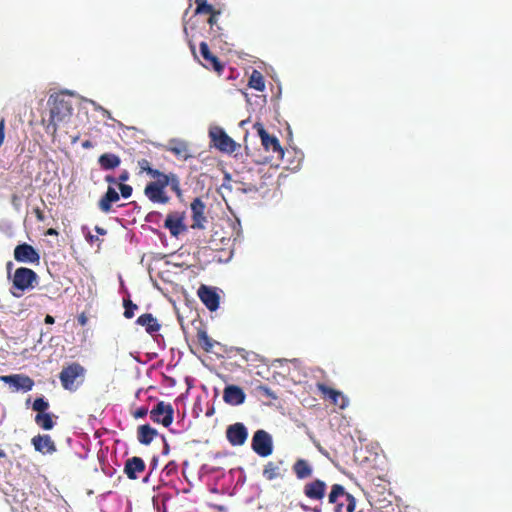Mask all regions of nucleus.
I'll list each match as a JSON object with an SVG mask.
<instances>
[{
    "mask_svg": "<svg viewBox=\"0 0 512 512\" xmlns=\"http://www.w3.org/2000/svg\"><path fill=\"white\" fill-rule=\"evenodd\" d=\"M161 213L158 212V211H151L149 212L146 217H145V220L147 222H150V223H159V220L161 218Z\"/></svg>",
    "mask_w": 512,
    "mask_h": 512,
    "instance_id": "f704fd0d",
    "label": "nucleus"
},
{
    "mask_svg": "<svg viewBox=\"0 0 512 512\" xmlns=\"http://www.w3.org/2000/svg\"><path fill=\"white\" fill-rule=\"evenodd\" d=\"M124 306V317L127 319H131L134 317V311L138 308L136 304H134L130 299L123 300Z\"/></svg>",
    "mask_w": 512,
    "mask_h": 512,
    "instance_id": "473e14b6",
    "label": "nucleus"
},
{
    "mask_svg": "<svg viewBox=\"0 0 512 512\" xmlns=\"http://www.w3.org/2000/svg\"><path fill=\"white\" fill-rule=\"evenodd\" d=\"M169 452L168 449L163 450V453L166 455Z\"/></svg>",
    "mask_w": 512,
    "mask_h": 512,
    "instance_id": "052dcab7",
    "label": "nucleus"
},
{
    "mask_svg": "<svg viewBox=\"0 0 512 512\" xmlns=\"http://www.w3.org/2000/svg\"><path fill=\"white\" fill-rule=\"evenodd\" d=\"M120 199L118 192L113 187H108L104 196L99 200V209L104 213H109L112 208V203Z\"/></svg>",
    "mask_w": 512,
    "mask_h": 512,
    "instance_id": "aec40b11",
    "label": "nucleus"
},
{
    "mask_svg": "<svg viewBox=\"0 0 512 512\" xmlns=\"http://www.w3.org/2000/svg\"><path fill=\"white\" fill-rule=\"evenodd\" d=\"M260 389H261L262 391H264V393H265V394H267V395H271V393H270V389H269L268 387H266V386H261V387H260Z\"/></svg>",
    "mask_w": 512,
    "mask_h": 512,
    "instance_id": "5fc2aeb1",
    "label": "nucleus"
},
{
    "mask_svg": "<svg viewBox=\"0 0 512 512\" xmlns=\"http://www.w3.org/2000/svg\"><path fill=\"white\" fill-rule=\"evenodd\" d=\"M248 85L257 91L262 92L265 89V81L262 73L257 70H253L250 75Z\"/></svg>",
    "mask_w": 512,
    "mask_h": 512,
    "instance_id": "cd10ccee",
    "label": "nucleus"
},
{
    "mask_svg": "<svg viewBox=\"0 0 512 512\" xmlns=\"http://www.w3.org/2000/svg\"><path fill=\"white\" fill-rule=\"evenodd\" d=\"M5 456V453L3 450H0V457H4Z\"/></svg>",
    "mask_w": 512,
    "mask_h": 512,
    "instance_id": "13d9d810",
    "label": "nucleus"
},
{
    "mask_svg": "<svg viewBox=\"0 0 512 512\" xmlns=\"http://www.w3.org/2000/svg\"><path fill=\"white\" fill-rule=\"evenodd\" d=\"M148 412L149 411L147 407H139L133 412V416L135 418H144Z\"/></svg>",
    "mask_w": 512,
    "mask_h": 512,
    "instance_id": "e433bc0d",
    "label": "nucleus"
},
{
    "mask_svg": "<svg viewBox=\"0 0 512 512\" xmlns=\"http://www.w3.org/2000/svg\"><path fill=\"white\" fill-rule=\"evenodd\" d=\"M198 344L205 352H211L213 350L216 341H214L207 333L205 329H198L197 334Z\"/></svg>",
    "mask_w": 512,
    "mask_h": 512,
    "instance_id": "a878e982",
    "label": "nucleus"
},
{
    "mask_svg": "<svg viewBox=\"0 0 512 512\" xmlns=\"http://www.w3.org/2000/svg\"><path fill=\"white\" fill-rule=\"evenodd\" d=\"M200 53L203 58L202 65L205 68L212 69L218 73H220L223 70V65L219 61L218 57L211 53L206 42L200 43Z\"/></svg>",
    "mask_w": 512,
    "mask_h": 512,
    "instance_id": "dca6fc26",
    "label": "nucleus"
},
{
    "mask_svg": "<svg viewBox=\"0 0 512 512\" xmlns=\"http://www.w3.org/2000/svg\"><path fill=\"white\" fill-rule=\"evenodd\" d=\"M272 437L265 430H257L252 438L251 448H272Z\"/></svg>",
    "mask_w": 512,
    "mask_h": 512,
    "instance_id": "412c9836",
    "label": "nucleus"
},
{
    "mask_svg": "<svg viewBox=\"0 0 512 512\" xmlns=\"http://www.w3.org/2000/svg\"><path fill=\"white\" fill-rule=\"evenodd\" d=\"M145 462L140 457H131L126 460L124 466V473L131 480H135L138 478L139 474L144 472L145 470Z\"/></svg>",
    "mask_w": 512,
    "mask_h": 512,
    "instance_id": "6ab92c4d",
    "label": "nucleus"
},
{
    "mask_svg": "<svg viewBox=\"0 0 512 512\" xmlns=\"http://www.w3.org/2000/svg\"><path fill=\"white\" fill-rule=\"evenodd\" d=\"M185 212L174 211L170 212L164 222V228L168 229L170 234L174 237L179 236L181 233L187 230L184 223Z\"/></svg>",
    "mask_w": 512,
    "mask_h": 512,
    "instance_id": "1a4fd4ad",
    "label": "nucleus"
},
{
    "mask_svg": "<svg viewBox=\"0 0 512 512\" xmlns=\"http://www.w3.org/2000/svg\"><path fill=\"white\" fill-rule=\"evenodd\" d=\"M335 512H346V509L344 510V503H336Z\"/></svg>",
    "mask_w": 512,
    "mask_h": 512,
    "instance_id": "a18cd8bd",
    "label": "nucleus"
},
{
    "mask_svg": "<svg viewBox=\"0 0 512 512\" xmlns=\"http://www.w3.org/2000/svg\"><path fill=\"white\" fill-rule=\"evenodd\" d=\"M195 4H196V10H195V13L196 14H212L213 12L216 11V9L208 3V0H195Z\"/></svg>",
    "mask_w": 512,
    "mask_h": 512,
    "instance_id": "7c9ffc66",
    "label": "nucleus"
},
{
    "mask_svg": "<svg viewBox=\"0 0 512 512\" xmlns=\"http://www.w3.org/2000/svg\"><path fill=\"white\" fill-rule=\"evenodd\" d=\"M339 497H344L346 502V512H353L356 507V500L350 494L347 493L344 487L340 484H334L331 488V492L329 493L328 499L332 504L338 503L337 500Z\"/></svg>",
    "mask_w": 512,
    "mask_h": 512,
    "instance_id": "9b49d317",
    "label": "nucleus"
},
{
    "mask_svg": "<svg viewBox=\"0 0 512 512\" xmlns=\"http://www.w3.org/2000/svg\"><path fill=\"white\" fill-rule=\"evenodd\" d=\"M209 136L213 145L222 152L231 154L240 147L221 127L211 128Z\"/></svg>",
    "mask_w": 512,
    "mask_h": 512,
    "instance_id": "7ed1b4c3",
    "label": "nucleus"
},
{
    "mask_svg": "<svg viewBox=\"0 0 512 512\" xmlns=\"http://www.w3.org/2000/svg\"><path fill=\"white\" fill-rule=\"evenodd\" d=\"M213 507L215 509H217L218 511H220V512H226L227 511V508L225 506H223V505H213Z\"/></svg>",
    "mask_w": 512,
    "mask_h": 512,
    "instance_id": "603ef678",
    "label": "nucleus"
},
{
    "mask_svg": "<svg viewBox=\"0 0 512 512\" xmlns=\"http://www.w3.org/2000/svg\"><path fill=\"white\" fill-rule=\"evenodd\" d=\"M258 133L265 150L276 153L279 158H282L284 150L282 149L279 140L275 136H271L262 126L258 128Z\"/></svg>",
    "mask_w": 512,
    "mask_h": 512,
    "instance_id": "4468645a",
    "label": "nucleus"
},
{
    "mask_svg": "<svg viewBox=\"0 0 512 512\" xmlns=\"http://www.w3.org/2000/svg\"><path fill=\"white\" fill-rule=\"evenodd\" d=\"M226 437L232 446H241L247 440V428L240 422L232 424L226 429Z\"/></svg>",
    "mask_w": 512,
    "mask_h": 512,
    "instance_id": "9d476101",
    "label": "nucleus"
},
{
    "mask_svg": "<svg viewBox=\"0 0 512 512\" xmlns=\"http://www.w3.org/2000/svg\"><path fill=\"white\" fill-rule=\"evenodd\" d=\"M293 471L299 479L307 478L311 475L312 469L307 461L299 459L293 465Z\"/></svg>",
    "mask_w": 512,
    "mask_h": 512,
    "instance_id": "bb28decb",
    "label": "nucleus"
},
{
    "mask_svg": "<svg viewBox=\"0 0 512 512\" xmlns=\"http://www.w3.org/2000/svg\"><path fill=\"white\" fill-rule=\"evenodd\" d=\"M279 475V467L275 465L273 462H269L267 465H265L263 470V476L267 480H272L276 478Z\"/></svg>",
    "mask_w": 512,
    "mask_h": 512,
    "instance_id": "2f4dec72",
    "label": "nucleus"
},
{
    "mask_svg": "<svg viewBox=\"0 0 512 512\" xmlns=\"http://www.w3.org/2000/svg\"><path fill=\"white\" fill-rule=\"evenodd\" d=\"M260 456L267 457L269 456L273 450H255Z\"/></svg>",
    "mask_w": 512,
    "mask_h": 512,
    "instance_id": "37998d69",
    "label": "nucleus"
},
{
    "mask_svg": "<svg viewBox=\"0 0 512 512\" xmlns=\"http://www.w3.org/2000/svg\"><path fill=\"white\" fill-rule=\"evenodd\" d=\"M161 438H162V440H163V442H164V448H165V449H168V448H169V445H168V444H167V442L165 441L164 437H163V436H161Z\"/></svg>",
    "mask_w": 512,
    "mask_h": 512,
    "instance_id": "6e6d98bb",
    "label": "nucleus"
},
{
    "mask_svg": "<svg viewBox=\"0 0 512 512\" xmlns=\"http://www.w3.org/2000/svg\"><path fill=\"white\" fill-rule=\"evenodd\" d=\"M44 322H45L46 324H54L55 319H54V317H53V316H51V315H49V314H48V315H46V317H45V319H44Z\"/></svg>",
    "mask_w": 512,
    "mask_h": 512,
    "instance_id": "49530a36",
    "label": "nucleus"
},
{
    "mask_svg": "<svg viewBox=\"0 0 512 512\" xmlns=\"http://www.w3.org/2000/svg\"><path fill=\"white\" fill-rule=\"evenodd\" d=\"M169 150L179 159L186 160L190 157L188 145L183 141H171L169 144Z\"/></svg>",
    "mask_w": 512,
    "mask_h": 512,
    "instance_id": "393cba45",
    "label": "nucleus"
},
{
    "mask_svg": "<svg viewBox=\"0 0 512 512\" xmlns=\"http://www.w3.org/2000/svg\"><path fill=\"white\" fill-rule=\"evenodd\" d=\"M46 235H49V236H56L58 235V232L54 229V228H49L46 232Z\"/></svg>",
    "mask_w": 512,
    "mask_h": 512,
    "instance_id": "8fccbe9b",
    "label": "nucleus"
},
{
    "mask_svg": "<svg viewBox=\"0 0 512 512\" xmlns=\"http://www.w3.org/2000/svg\"><path fill=\"white\" fill-rule=\"evenodd\" d=\"M50 118L45 125V131L55 137L60 123L67 122L73 112L72 102L68 95L57 93L48 99Z\"/></svg>",
    "mask_w": 512,
    "mask_h": 512,
    "instance_id": "f03ea898",
    "label": "nucleus"
},
{
    "mask_svg": "<svg viewBox=\"0 0 512 512\" xmlns=\"http://www.w3.org/2000/svg\"><path fill=\"white\" fill-rule=\"evenodd\" d=\"M78 140V137H74L73 143H75Z\"/></svg>",
    "mask_w": 512,
    "mask_h": 512,
    "instance_id": "e2e57ef3",
    "label": "nucleus"
},
{
    "mask_svg": "<svg viewBox=\"0 0 512 512\" xmlns=\"http://www.w3.org/2000/svg\"><path fill=\"white\" fill-rule=\"evenodd\" d=\"M14 259L20 263L39 264L40 255L32 245L22 243L15 247Z\"/></svg>",
    "mask_w": 512,
    "mask_h": 512,
    "instance_id": "6e6552de",
    "label": "nucleus"
},
{
    "mask_svg": "<svg viewBox=\"0 0 512 512\" xmlns=\"http://www.w3.org/2000/svg\"><path fill=\"white\" fill-rule=\"evenodd\" d=\"M326 483L322 480L316 479L304 486V494L312 500H322L326 492Z\"/></svg>",
    "mask_w": 512,
    "mask_h": 512,
    "instance_id": "a211bd4d",
    "label": "nucleus"
},
{
    "mask_svg": "<svg viewBox=\"0 0 512 512\" xmlns=\"http://www.w3.org/2000/svg\"><path fill=\"white\" fill-rule=\"evenodd\" d=\"M119 189L123 198H129L132 195L133 189L130 185L119 184Z\"/></svg>",
    "mask_w": 512,
    "mask_h": 512,
    "instance_id": "c9c22d12",
    "label": "nucleus"
},
{
    "mask_svg": "<svg viewBox=\"0 0 512 512\" xmlns=\"http://www.w3.org/2000/svg\"><path fill=\"white\" fill-rule=\"evenodd\" d=\"M237 351L241 354L242 358L248 360L249 353L243 348H238Z\"/></svg>",
    "mask_w": 512,
    "mask_h": 512,
    "instance_id": "c03bdc74",
    "label": "nucleus"
},
{
    "mask_svg": "<svg viewBox=\"0 0 512 512\" xmlns=\"http://www.w3.org/2000/svg\"><path fill=\"white\" fill-rule=\"evenodd\" d=\"M138 440L143 445H149L152 440L158 436V432L156 429L152 428L150 425L145 424L138 427L137 430Z\"/></svg>",
    "mask_w": 512,
    "mask_h": 512,
    "instance_id": "b1692460",
    "label": "nucleus"
},
{
    "mask_svg": "<svg viewBox=\"0 0 512 512\" xmlns=\"http://www.w3.org/2000/svg\"><path fill=\"white\" fill-rule=\"evenodd\" d=\"M136 323L140 326L145 327L146 332L152 334L160 330V324L157 319L151 313H145L140 315Z\"/></svg>",
    "mask_w": 512,
    "mask_h": 512,
    "instance_id": "4be33fe9",
    "label": "nucleus"
},
{
    "mask_svg": "<svg viewBox=\"0 0 512 512\" xmlns=\"http://www.w3.org/2000/svg\"><path fill=\"white\" fill-rule=\"evenodd\" d=\"M105 181L109 184H117L118 183L117 179L111 175H107L105 177Z\"/></svg>",
    "mask_w": 512,
    "mask_h": 512,
    "instance_id": "79ce46f5",
    "label": "nucleus"
},
{
    "mask_svg": "<svg viewBox=\"0 0 512 512\" xmlns=\"http://www.w3.org/2000/svg\"><path fill=\"white\" fill-rule=\"evenodd\" d=\"M87 240H88L90 243H93L94 241L98 240V237H96V236H93V235L89 234V235L87 236Z\"/></svg>",
    "mask_w": 512,
    "mask_h": 512,
    "instance_id": "864d4df0",
    "label": "nucleus"
},
{
    "mask_svg": "<svg viewBox=\"0 0 512 512\" xmlns=\"http://www.w3.org/2000/svg\"><path fill=\"white\" fill-rule=\"evenodd\" d=\"M220 14L221 12L219 10H216L215 12L209 15L208 24L210 25L211 28H213V26L217 24L218 16Z\"/></svg>",
    "mask_w": 512,
    "mask_h": 512,
    "instance_id": "4c0bfd02",
    "label": "nucleus"
},
{
    "mask_svg": "<svg viewBox=\"0 0 512 512\" xmlns=\"http://www.w3.org/2000/svg\"><path fill=\"white\" fill-rule=\"evenodd\" d=\"M13 202H17V196L16 195L13 196Z\"/></svg>",
    "mask_w": 512,
    "mask_h": 512,
    "instance_id": "bf43d9fd",
    "label": "nucleus"
},
{
    "mask_svg": "<svg viewBox=\"0 0 512 512\" xmlns=\"http://www.w3.org/2000/svg\"><path fill=\"white\" fill-rule=\"evenodd\" d=\"M32 408L38 413H45V411L49 408V403L44 399V397H38L34 400Z\"/></svg>",
    "mask_w": 512,
    "mask_h": 512,
    "instance_id": "72a5a7b5",
    "label": "nucleus"
},
{
    "mask_svg": "<svg viewBox=\"0 0 512 512\" xmlns=\"http://www.w3.org/2000/svg\"><path fill=\"white\" fill-rule=\"evenodd\" d=\"M120 163V157L113 153H104L98 158V164L103 170H113L117 168Z\"/></svg>",
    "mask_w": 512,
    "mask_h": 512,
    "instance_id": "5701e85b",
    "label": "nucleus"
},
{
    "mask_svg": "<svg viewBox=\"0 0 512 512\" xmlns=\"http://www.w3.org/2000/svg\"><path fill=\"white\" fill-rule=\"evenodd\" d=\"M191 212H192V228L193 229H202L204 228V222H206V217L204 215L205 212V203L201 200V198L197 197L191 202Z\"/></svg>",
    "mask_w": 512,
    "mask_h": 512,
    "instance_id": "f3484780",
    "label": "nucleus"
},
{
    "mask_svg": "<svg viewBox=\"0 0 512 512\" xmlns=\"http://www.w3.org/2000/svg\"><path fill=\"white\" fill-rule=\"evenodd\" d=\"M78 321H79V323H80L81 325H85V324H86V322H87V318L85 317V315H84V314H82V315H80V316L78 317Z\"/></svg>",
    "mask_w": 512,
    "mask_h": 512,
    "instance_id": "3c124183",
    "label": "nucleus"
},
{
    "mask_svg": "<svg viewBox=\"0 0 512 512\" xmlns=\"http://www.w3.org/2000/svg\"><path fill=\"white\" fill-rule=\"evenodd\" d=\"M129 179V172L123 170L117 178L119 184H124Z\"/></svg>",
    "mask_w": 512,
    "mask_h": 512,
    "instance_id": "ea45409f",
    "label": "nucleus"
},
{
    "mask_svg": "<svg viewBox=\"0 0 512 512\" xmlns=\"http://www.w3.org/2000/svg\"><path fill=\"white\" fill-rule=\"evenodd\" d=\"M316 388L325 401H329L332 405L338 407L341 410L348 407L349 398L341 391L328 387L324 383H317Z\"/></svg>",
    "mask_w": 512,
    "mask_h": 512,
    "instance_id": "39448f33",
    "label": "nucleus"
},
{
    "mask_svg": "<svg viewBox=\"0 0 512 512\" xmlns=\"http://www.w3.org/2000/svg\"><path fill=\"white\" fill-rule=\"evenodd\" d=\"M164 470L166 471L167 475L174 473L177 470V464L175 463V461H170L169 463L166 464Z\"/></svg>",
    "mask_w": 512,
    "mask_h": 512,
    "instance_id": "58836bf2",
    "label": "nucleus"
},
{
    "mask_svg": "<svg viewBox=\"0 0 512 512\" xmlns=\"http://www.w3.org/2000/svg\"><path fill=\"white\" fill-rule=\"evenodd\" d=\"M246 394L237 385H227L223 391V400L231 406H238L245 402Z\"/></svg>",
    "mask_w": 512,
    "mask_h": 512,
    "instance_id": "2eb2a0df",
    "label": "nucleus"
},
{
    "mask_svg": "<svg viewBox=\"0 0 512 512\" xmlns=\"http://www.w3.org/2000/svg\"><path fill=\"white\" fill-rule=\"evenodd\" d=\"M12 265H13V264H12V262H8V264H7V269H8V271L10 270V268L12 267Z\"/></svg>",
    "mask_w": 512,
    "mask_h": 512,
    "instance_id": "4d7b16f0",
    "label": "nucleus"
},
{
    "mask_svg": "<svg viewBox=\"0 0 512 512\" xmlns=\"http://www.w3.org/2000/svg\"><path fill=\"white\" fill-rule=\"evenodd\" d=\"M138 175L146 173L152 181L148 182L144 188V195L154 204H168L170 196L166 192V188L176 193L177 196L182 195L180 187V179L175 173H164L153 167V163L148 159H139L137 161Z\"/></svg>",
    "mask_w": 512,
    "mask_h": 512,
    "instance_id": "f257e3e1",
    "label": "nucleus"
},
{
    "mask_svg": "<svg viewBox=\"0 0 512 512\" xmlns=\"http://www.w3.org/2000/svg\"><path fill=\"white\" fill-rule=\"evenodd\" d=\"M149 414L153 422L168 427L173 422L174 409L170 403L160 401Z\"/></svg>",
    "mask_w": 512,
    "mask_h": 512,
    "instance_id": "0eeeda50",
    "label": "nucleus"
},
{
    "mask_svg": "<svg viewBox=\"0 0 512 512\" xmlns=\"http://www.w3.org/2000/svg\"><path fill=\"white\" fill-rule=\"evenodd\" d=\"M82 147L85 148V149H89V148H92L93 147V144L91 141L89 140H86L82 143Z\"/></svg>",
    "mask_w": 512,
    "mask_h": 512,
    "instance_id": "de8ad7c7",
    "label": "nucleus"
},
{
    "mask_svg": "<svg viewBox=\"0 0 512 512\" xmlns=\"http://www.w3.org/2000/svg\"><path fill=\"white\" fill-rule=\"evenodd\" d=\"M35 422L39 427L45 430H50L54 426L52 415L49 413H38L35 416Z\"/></svg>",
    "mask_w": 512,
    "mask_h": 512,
    "instance_id": "c85d7f7f",
    "label": "nucleus"
},
{
    "mask_svg": "<svg viewBox=\"0 0 512 512\" xmlns=\"http://www.w3.org/2000/svg\"><path fill=\"white\" fill-rule=\"evenodd\" d=\"M38 276L35 271L30 268L20 267L17 268L13 276V287L20 291H25L34 287Z\"/></svg>",
    "mask_w": 512,
    "mask_h": 512,
    "instance_id": "423d86ee",
    "label": "nucleus"
},
{
    "mask_svg": "<svg viewBox=\"0 0 512 512\" xmlns=\"http://www.w3.org/2000/svg\"><path fill=\"white\" fill-rule=\"evenodd\" d=\"M34 448H55L49 435H37L32 439Z\"/></svg>",
    "mask_w": 512,
    "mask_h": 512,
    "instance_id": "c756f323",
    "label": "nucleus"
},
{
    "mask_svg": "<svg viewBox=\"0 0 512 512\" xmlns=\"http://www.w3.org/2000/svg\"><path fill=\"white\" fill-rule=\"evenodd\" d=\"M95 231L100 234V235H105L107 233L106 229L102 228V227H99V226H96L95 227Z\"/></svg>",
    "mask_w": 512,
    "mask_h": 512,
    "instance_id": "09e8293b",
    "label": "nucleus"
},
{
    "mask_svg": "<svg viewBox=\"0 0 512 512\" xmlns=\"http://www.w3.org/2000/svg\"><path fill=\"white\" fill-rule=\"evenodd\" d=\"M314 512H321V509L315 508Z\"/></svg>",
    "mask_w": 512,
    "mask_h": 512,
    "instance_id": "680f3d73",
    "label": "nucleus"
},
{
    "mask_svg": "<svg viewBox=\"0 0 512 512\" xmlns=\"http://www.w3.org/2000/svg\"><path fill=\"white\" fill-rule=\"evenodd\" d=\"M85 369L79 363H71L64 367L59 374V379L64 389L74 391L78 384L77 378L84 376Z\"/></svg>",
    "mask_w": 512,
    "mask_h": 512,
    "instance_id": "20e7f679",
    "label": "nucleus"
},
{
    "mask_svg": "<svg viewBox=\"0 0 512 512\" xmlns=\"http://www.w3.org/2000/svg\"><path fill=\"white\" fill-rule=\"evenodd\" d=\"M33 212L36 216V219L39 221V222H43L45 220V215H44V212L43 210H41L39 207H36L33 209Z\"/></svg>",
    "mask_w": 512,
    "mask_h": 512,
    "instance_id": "a19ab883",
    "label": "nucleus"
},
{
    "mask_svg": "<svg viewBox=\"0 0 512 512\" xmlns=\"http://www.w3.org/2000/svg\"><path fill=\"white\" fill-rule=\"evenodd\" d=\"M0 380L14 387L16 391L23 390L27 392L34 386V381L29 376L22 374L0 376Z\"/></svg>",
    "mask_w": 512,
    "mask_h": 512,
    "instance_id": "ddd939ff",
    "label": "nucleus"
},
{
    "mask_svg": "<svg viewBox=\"0 0 512 512\" xmlns=\"http://www.w3.org/2000/svg\"><path fill=\"white\" fill-rule=\"evenodd\" d=\"M197 295L210 311H216L218 309L220 297L213 288L201 285L197 291Z\"/></svg>",
    "mask_w": 512,
    "mask_h": 512,
    "instance_id": "f8f14e48",
    "label": "nucleus"
}]
</instances>
